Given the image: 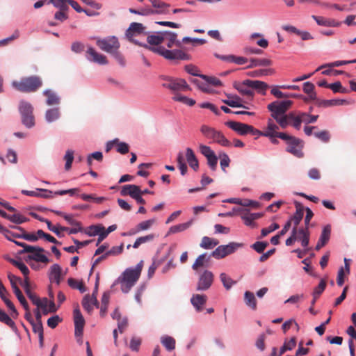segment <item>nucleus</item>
Returning <instances> with one entry per match:
<instances>
[{
  "label": "nucleus",
  "instance_id": "nucleus-1",
  "mask_svg": "<svg viewBox=\"0 0 356 356\" xmlns=\"http://www.w3.org/2000/svg\"><path fill=\"white\" fill-rule=\"evenodd\" d=\"M164 31L156 32L152 35H148L147 41L149 44H143L142 47L145 49L162 56L167 60H190V56L180 49L169 50L160 44L163 42Z\"/></svg>",
  "mask_w": 356,
  "mask_h": 356
},
{
  "label": "nucleus",
  "instance_id": "nucleus-2",
  "mask_svg": "<svg viewBox=\"0 0 356 356\" xmlns=\"http://www.w3.org/2000/svg\"><path fill=\"white\" fill-rule=\"evenodd\" d=\"M97 45L102 50L111 54L121 65H124L125 60L119 51L120 42L115 36H109L104 39H97Z\"/></svg>",
  "mask_w": 356,
  "mask_h": 356
},
{
  "label": "nucleus",
  "instance_id": "nucleus-3",
  "mask_svg": "<svg viewBox=\"0 0 356 356\" xmlns=\"http://www.w3.org/2000/svg\"><path fill=\"white\" fill-rule=\"evenodd\" d=\"M142 261L134 268H127L122 275L118 277V282L121 284L123 293H128L138 280L142 271Z\"/></svg>",
  "mask_w": 356,
  "mask_h": 356
},
{
  "label": "nucleus",
  "instance_id": "nucleus-4",
  "mask_svg": "<svg viewBox=\"0 0 356 356\" xmlns=\"http://www.w3.org/2000/svg\"><path fill=\"white\" fill-rule=\"evenodd\" d=\"M42 85L39 76H31L23 77L19 81H14L12 86L18 91L22 92H33L38 90Z\"/></svg>",
  "mask_w": 356,
  "mask_h": 356
},
{
  "label": "nucleus",
  "instance_id": "nucleus-5",
  "mask_svg": "<svg viewBox=\"0 0 356 356\" xmlns=\"http://www.w3.org/2000/svg\"><path fill=\"white\" fill-rule=\"evenodd\" d=\"M15 243L20 247L23 248L19 253H29L28 255V259L30 260H34L37 262L47 264L49 262V259L46 255L44 254L45 250L44 248H40L39 246H32L29 245L25 243L15 241Z\"/></svg>",
  "mask_w": 356,
  "mask_h": 356
},
{
  "label": "nucleus",
  "instance_id": "nucleus-6",
  "mask_svg": "<svg viewBox=\"0 0 356 356\" xmlns=\"http://www.w3.org/2000/svg\"><path fill=\"white\" fill-rule=\"evenodd\" d=\"M202 135L213 143H216L223 147H231L232 143L226 138L224 134L216 129L207 125H202L200 128Z\"/></svg>",
  "mask_w": 356,
  "mask_h": 356
},
{
  "label": "nucleus",
  "instance_id": "nucleus-7",
  "mask_svg": "<svg viewBox=\"0 0 356 356\" xmlns=\"http://www.w3.org/2000/svg\"><path fill=\"white\" fill-rule=\"evenodd\" d=\"M19 111L22 116V122L27 128H31L35 125V118L33 114V107L24 100L19 102Z\"/></svg>",
  "mask_w": 356,
  "mask_h": 356
},
{
  "label": "nucleus",
  "instance_id": "nucleus-8",
  "mask_svg": "<svg viewBox=\"0 0 356 356\" xmlns=\"http://www.w3.org/2000/svg\"><path fill=\"white\" fill-rule=\"evenodd\" d=\"M242 246V243L236 242H231L227 245H221L211 252V256L216 259H220L233 254Z\"/></svg>",
  "mask_w": 356,
  "mask_h": 356
},
{
  "label": "nucleus",
  "instance_id": "nucleus-9",
  "mask_svg": "<svg viewBox=\"0 0 356 356\" xmlns=\"http://www.w3.org/2000/svg\"><path fill=\"white\" fill-rule=\"evenodd\" d=\"M146 27L141 23L132 22L130 24L128 29L126 31V37L131 42L141 46L143 44L135 39V37L140 35H146Z\"/></svg>",
  "mask_w": 356,
  "mask_h": 356
},
{
  "label": "nucleus",
  "instance_id": "nucleus-10",
  "mask_svg": "<svg viewBox=\"0 0 356 356\" xmlns=\"http://www.w3.org/2000/svg\"><path fill=\"white\" fill-rule=\"evenodd\" d=\"M226 125L241 136H244L248 134H250L253 136H257V134H261V131L254 129L252 125L238 122L229 121L226 122Z\"/></svg>",
  "mask_w": 356,
  "mask_h": 356
},
{
  "label": "nucleus",
  "instance_id": "nucleus-11",
  "mask_svg": "<svg viewBox=\"0 0 356 356\" xmlns=\"http://www.w3.org/2000/svg\"><path fill=\"white\" fill-rule=\"evenodd\" d=\"M292 104L293 102L290 100L275 101L269 104L267 108L271 112L272 118H276L277 115H285Z\"/></svg>",
  "mask_w": 356,
  "mask_h": 356
},
{
  "label": "nucleus",
  "instance_id": "nucleus-12",
  "mask_svg": "<svg viewBox=\"0 0 356 356\" xmlns=\"http://www.w3.org/2000/svg\"><path fill=\"white\" fill-rule=\"evenodd\" d=\"M165 82L162 84L164 88H168L170 90L176 92L178 91H187L190 90L191 88L184 79L172 78H165Z\"/></svg>",
  "mask_w": 356,
  "mask_h": 356
},
{
  "label": "nucleus",
  "instance_id": "nucleus-13",
  "mask_svg": "<svg viewBox=\"0 0 356 356\" xmlns=\"http://www.w3.org/2000/svg\"><path fill=\"white\" fill-rule=\"evenodd\" d=\"M302 147V141L298 138L293 137L288 142L286 150L298 158H302L303 156Z\"/></svg>",
  "mask_w": 356,
  "mask_h": 356
},
{
  "label": "nucleus",
  "instance_id": "nucleus-14",
  "mask_svg": "<svg viewBox=\"0 0 356 356\" xmlns=\"http://www.w3.org/2000/svg\"><path fill=\"white\" fill-rule=\"evenodd\" d=\"M74 322V335L79 337L83 336L85 319L79 308L76 307L73 312Z\"/></svg>",
  "mask_w": 356,
  "mask_h": 356
},
{
  "label": "nucleus",
  "instance_id": "nucleus-15",
  "mask_svg": "<svg viewBox=\"0 0 356 356\" xmlns=\"http://www.w3.org/2000/svg\"><path fill=\"white\" fill-rule=\"evenodd\" d=\"M213 281V275L211 271L204 270L200 275L197 285V291H206L210 288Z\"/></svg>",
  "mask_w": 356,
  "mask_h": 356
},
{
  "label": "nucleus",
  "instance_id": "nucleus-16",
  "mask_svg": "<svg viewBox=\"0 0 356 356\" xmlns=\"http://www.w3.org/2000/svg\"><path fill=\"white\" fill-rule=\"evenodd\" d=\"M86 57L89 61L99 65H106L108 63L106 56L98 53L92 47H88L86 52Z\"/></svg>",
  "mask_w": 356,
  "mask_h": 356
},
{
  "label": "nucleus",
  "instance_id": "nucleus-17",
  "mask_svg": "<svg viewBox=\"0 0 356 356\" xmlns=\"http://www.w3.org/2000/svg\"><path fill=\"white\" fill-rule=\"evenodd\" d=\"M13 229H17L18 232H13L0 225V232L2 233L8 240L15 243V241L13 240V237L22 238L23 228L19 226H14Z\"/></svg>",
  "mask_w": 356,
  "mask_h": 356
},
{
  "label": "nucleus",
  "instance_id": "nucleus-18",
  "mask_svg": "<svg viewBox=\"0 0 356 356\" xmlns=\"http://www.w3.org/2000/svg\"><path fill=\"white\" fill-rule=\"evenodd\" d=\"M163 42L168 48H172L174 45L177 47L181 46V42L177 40V34L171 31H164Z\"/></svg>",
  "mask_w": 356,
  "mask_h": 356
},
{
  "label": "nucleus",
  "instance_id": "nucleus-19",
  "mask_svg": "<svg viewBox=\"0 0 356 356\" xmlns=\"http://www.w3.org/2000/svg\"><path fill=\"white\" fill-rule=\"evenodd\" d=\"M155 222V220L154 219L147 220L145 221H143L140 223H138L134 230H131L130 232L127 233H123V236H131L133 234H135L136 233H138L141 231L149 229L153 224Z\"/></svg>",
  "mask_w": 356,
  "mask_h": 356
},
{
  "label": "nucleus",
  "instance_id": "nucleus-20",
  "mask_svg": "<svg viewBox=\"0 0 356 356\" xmlns=\"http://www.w3.org/2000/svg\"><path fill=\"white\" fill-rule=\"evenodd\" d=\"M278 129L279 127L273 122V120L272 119H268L266 130L264 131H261V134H257V136H264L268 138H274L278 132Z\"/></svg>",
  "mask_w": 356,
  "mask_h": 356
},
{
  "label": "nucleus",
  "instance_id": "nucleus-21",
  "mask_svg": "<svg viewBox=\"0 0 356 356\" xmlns=\"http://www.w3.org/2000/svg\"><path fill=\"white\" fill-rule=\"evenodd\" d=\"M140 193V186L134 184H127L122 186L121 195H129L133 199Z\"/></svg>",
  "mask_w": 356,
  "mask_h": 356
},
{
  "label": "nucleus",
  "instance_id": "nucleus-22",
  "mask_svg": "<svg viewBox=\"0 0 356 356\" xmlns=\"http://www.w3.org/2000/svg\"><path fill=\"white\" fill-rule=\"evenodd\" d=\"M207 300V297L205 295L195 294L193 295L191 302L193 307L197 312L202 310V307L204 305Z\"/></svg>",
  "mask_w": 356,
  "mask_h": 356
},
{
  "label": "nucleus",
  "instance_id": "nucleus-23",
  "mask_svg": "<svg viewBox=\"0 0 356 356\" xmlns=\"http://www.w3.org/2000/svg\"><path fill=\"white\" fill-rule=\"evenodd\" d=\"M247 82L248 79L243 81L241 83L238 84L236 89L241 95L246 96L248 99L251 100L254 96V91Z\"/></svg>",
  "mask_w": 356,
  "mask_h": 356
},
{
  "label": "nucleus",
  "instance_id": "nucleus-24",
  "mask_svg": "<svg viewBox=\"0 0 356 356\" xmlns=\"http://www.w3.org/2000/svg\"><path fill=\"white\" fill-rule=\"evenodd\" d=\"M186 152V157L187 162L188 163V165L194 170H197L199 168V163L198 160L197 159L195 155L193 150L190 147H187Z\"/></svg>",
  "mask_w": 356,
  "mask_h": 356
},
{
  "label": "nucleus",
  "instance_id": "nucleus-25",
  "mask_svg": "<svg viewBox=\"0 0 356 356\" xmlns=\"http://www.w3.org/2000/svg\"><path fill=\"white\" fill-rule=\"evenodd\" d=\"M305 209L303 206H302L300 203L296 204V211L294 215L291 217L289 220H291V223L293 222L294 227L297 228L298 225L300 224L302 220L304 215Z\"/></svg>",
  "mask_w": 356,
  "mask_h": 356
},
{
  "label": "nucleus",
  "instance_id": "nucleus-26",
  "mask_svg": "<svg viewBox=\"0 0 356 356\" xmlns=\"http://www.w3.org/2000/svg\"><path fill=\"white\" fill-rule=\"evenodd\" d=\"M154 8H157L154 10V14H166L170 5L161 1V0H149Z\"/></svg>",
  "mask_w": 356,
  "mask_h": 356
},
{
  "label": "nucleus",
  "instance_id": "nucleus-27",
  "mask_svg": "<svg viewBox=\"0 0 356 356\" xmlns=\"http://www.w3.org/2000/svg\"><path fill=\"white\" fill-rule=\"evenodd\" d=\"M299 234L298 239L301 241V244L303 247H307L309 241V227L305 226V228L297 229V234Z\"/></svg>",
  "mask_w": 356,
  "mask_h": 356
},
{
  "label": "nucleus",
  "instance_id": "nucleus-28",
  "mask_svg": "<svg viewBox=\"0 0 356 356\" xmlns=\"http://www.w3.org/2000/svg\"><path fill=\"white\" fill-rule=\"evenodd\" d=\"M247 83L249 86L252 87V90L254 89L262 94H265V91L268 88V85L264 81L248 79Z\"/></svg>",
  "mask_w": 356,
  "mask_h": 356
},
{
  "label": "nucleus",
  "instance_id": "nucleus-29",
  "mask_svg": "<svg viewBox=\"0 0 356 356\" xmlns=\"http://www.w3.org/2000/svg\"><path fill=\"white\" fill-rule=\"evenodd\" d=\"M193 219H191L190 220H188L186 222L172 226L169 229L168 234H176L178 232H183V231L187 229L188 228H189L193 225Z\"/></svg>",
  "mask_w": 356,
  "mask_h": 356
},
{
  "label": "nucleus",
  "instance_id": "nucleus-30",
  "mask_svg": "<svg viewBox=\"0 0 356 356\" xmlns=\"http://www.w3.org/2000/svg\"><path fill=\"white\" fill-rule=\"evenodd\" d=\"M219 244V241L208 236H204L200 244V247L204 249H212Z\"/></svg>",
  "mask_w": 356,
  "mask_h": 356
},
{
  "label": "nucleus",
  "instance_id": "nucleus-31",
  "mask_svg": "<svg viewBox=\"0 0 356 356\" xmlns=\"http://www.w3.org/2000/svg\"><path fill=\"white\" fill-rule=\"evenodd\" d=\"M272 60L268 58H251L247 68H252L257 66H270Z\"/></svg>",
  "mask_w": 356,
  "mask_h": 356
},
{
  "label": "nucleus",
  "instance_id": "nucleus-32",
  "mask_svg": "<svg viewBox=\"0 0 356 356\" xmlns=\"http://www.w3.org/2000/svg\"><path fill=\"white\" fill-rule=\"evenodd\" d=\"M33 331L38 334L40 346L43 347L44 333L42 322H33L32 324Z\"/></svg>",
  "mask_w": 356,
  "mask_h": 356
},
{
  "label": "nucleus",
  "instance_id": "nucleus-33",
  "mask_svg": "<svg viewBox=\"0 0 356 356\" xmlns=\"http://www.w3.org/2000/svg\"><path fill=\"white\" fill-rule=\"evenodd\" d=\"M228 97V99H225V100H222V102L228 105L230 107H232V108H236V107H243V108H246V106H243L241 102H242V99L238 97V96H230V95H227Z\"/></svg>",
  "mask_w": 356,
  "mask_h": 356
},
{
  "label": "nucleus",
  "instance_id": "nucleus-34",
  "mask_svg": "<svg viewBox=\"0 0 356 356\" xmlns=\"http://www.w3.org/2000/svg\"><path fill=\"white\" fill-rule=\"evenodd\" d=\"M346 102V100L339 99L330 100H317V105L321 107H330L333 106L342 105Z\"/></svg>",
  "mask_w": 356,
  "mask_h": 356
},
{
  "label": "nucleus",
  "instance_id": "nucleus-35",
  "mask_svg": "<svg viewBox=\"0 0 356 356\" xmlns=\"http://www.w3.org/2000/svg\"><path fill=\"white\" fill-rule=\"evenodd\" d=\"M43 95L47 98V104L48 105H57L60 103L59 97L53 91L50 90H46L43 92Z\"/></svg>",
  "mask_w": 356,
  "mask_h": 356
},
{
  "label": "nucleus",
  "instance_id": "nucleus-36",
  "mask_svg": "<svg viewBox=\"0 0 356 356\" xmlns=\"http://www.w3.org/2000/svg\"><path fill=\"white\" fill-rule=\"evenodd\" d=\"M60 117V112L58 108L48 109L45 113L46 120L51 123L56 121Z\"/></svg>",
  "mask_w": 356,
  "mask_h": 356
},
{
  "label": "nucleus",
  "instance_id": "nucleus-37",
  "mask_svg": "<svg viewBox=\"0 0 356 356\" xmlns=\"http://www.w3.org/2000/svg\"><path fill=\"white\" fill-rule=\"evenodd\" d=\"M244 300L246 305L254 310L257 309V300L253 293L246 291L244 295Z\"/></svg>",
  "mask_w": 356,
  "mask_h": 356
},
{
  "label": "nucleus",
  "instance_id": "nucleus-38",
  "mask_svg": "<svg viewBox=\"0 0 356 356\" xmlns=\"http://www.w3.org/2000/svg\"><path fill=\"white\" fill-rule=\"evenodd\" d=\"M161 342L168 351H171L175 348V340L172 337H162Z\"/></svg>",
  "mask_w": 356,
  "mask_h": 356
},
{
  "label": "nucleus",
  "instance_id": "nucleus-39",
  "mask_svg": "<svg viewBox=\"0 0 356 356\" xmlns=\"http://www.w3.org/2000/svg\"><path fill=\"white\" fill-rule=\"evenodd\" d=\"M0 321L6 324L13 330L16 329L15 323L12 318L3 310L0 309Z\"/></svg>",
  "mask_w": 356,
  "mask_h": 356
},
{
  "label": "nucleus",
  "instance_id": "nucleus-40",
  "mask_svg": "<svg viewBox=\"0 0 356 356\" xmlns=\"http://www.w3.org/2000/svg\"><path fill=\"white\" fill-rule=\"evenodd\" d=\"M62 276V268L58 264H54L49 270V277L51 282L53 279Z\"/></svg>",
  "mask_w": 356,
  "mask_h": 356
},
{
  "label": "nucleus",
  "instance_id": "nucleus-41",
  "mask_svg": "<svg viewBox=\"0 0 356 356\" xmlns=\"http://www.w3.org/2000/svg\"><path fill=\"white\" fill-rule=\"evenodd\" d=\"M8 220H9L10 222L13 223L18 225L28 222L29 220V218L21 215L19 213H15L13 215H9Z\"/></svg>",
  "mask_w": 356,
  "mask_h": 356
},
{
  "label": "nucleus",
  "instance_id": "nucleus-42",
  "mask_svg": "<svg viewBox=\"0 0 356 356\" xmlns=\"http://www.w3.org/2000/svg\"><path fill=\"white\" fill-rule=\"evenodd\" d=\"M154 238V234H150L144 236H140L136 240L132 246L134 248H138L141 244L152 241Z\"/></svg>",
  "mask_w": 356,
  "mask_h": 356
},
{
  "label": "nucleus",
  "instance_id": "nucleus-43",
  "mask_svg": "<svg viewBox=\"0 0 356 356\" xmlns=\"http://www.w3.org/2000/svg\"><path fill=\"white\" fill-rule=\"evenodd\" d=\"M220 279L224 287L227 290L231 289V287L236 283V282L233 281L232 279L225 273H222L220 275Z\"/></svg>",
  "mask_w": 356,
  "mask_h": 356
},
{
  "label": "nucleus",
  "instance_id": "nucleus-44",
  "mask_svg": "<svg viewBox=\"0 0 356 356\" xmlns=\"http://www.w3.org/2000/svg\"><path fill=\"white\" fill-rule=\"evenodd\" d=\"M68 285L72 288L79 290L81 293H84L86 291V288L81 282H78L74 278H69L67 280Z\"/></svg>",
  "mask_w": 356,
  "mask_h": 356
},
{
  "label": "nucleus",
  "instance_id": "nucleus-45",
  "mask_svg": "<svg viewBox=\"0 0 356 356\" xmlns=\"http://www.w3.org/2000/svg\"><path fill=\"white\" fill-rule=\"evenodd\" d=\"M10 262L15 266H16L19 270H20L22 273L24 275V278L29 277V270L28 267L22 261L11 259Z\"/></svg>",
  "mask_w": 356,
  "mask_h": 356
},
{
  "label": "nucleus",
  "instance_id": "nucleus-46",
  "mask_svg": "<svg viewBox=\"0 0 356 356\" xmlns=\"http://www.w3.org/2000/svg\"><path fill=\"white\" fill-rule=\"evenodd\" d=\"M274 73L273 69H261L250 72L248 74L253 77H259L262 76L270 75Z\"/></svg>",
  "mask_w": 356,
  "mask_h": 356
},
{
  "label": "nucleus",
  "instance_id": "nucleus-47",
  "mask_svg": "<svg viewBox=\"0 0 356 356\" xmlns=\"http://www.w3.org/2000/svg\"><path fill=\"white\" fill-rule=\"evenodd\" d=\"M82 305L85 310L90 314L93 310V305L92 302V297L90 295H86L82 300Z\"/></svg>",
  "mask_w": 356,
  "mask_h": 356
},
{
  "label": "nucleus",
  "instance_id": "nucleus-48",
  "mask_svg": "<svg viewBox=\"0 0 356 356\" xmlns=\"http://www.w3.org/2000/svg\"><path fill=\"white\" fill-rule=\"evenodd\" d=\"M7 294H8V292L3 293V295H2V296H0V297L3 300V302L6 305V306L11 310V312H12L11 316L13 317H15L17 315V312L13 303L7 298V296H6Z\"/></svg>",
  "mask_w": 356,
  "mask_h": 356
},
{
  "label": "nucleus",
  "instance_id": "nucleus-49",
  "mask_svg": "<svg viewBox=\"0 0 356 356\" xmlns=\"http://www.w3.org/2000/svg\"><path fill=\"white\" fill-rule=\"evenodd\" d=\"M64 159L66 161L65 165V169L66 170H69L72 167V163L74 160V152L72 150L68 149L65 153Z\"/></svg>",
  "mask_w": 356,
  "mask_h": 356
},
{
  "label": "nucleus",
  "instance_id": "nucleus-50",
  "mask_svg": "<svg viewBox=\"0 0 356 356\" xmlns=\"http://www.w3.org/2000/svg\"><path fill=\"white\" fill-rule=\"evenodd\" d=\"M330 234H331V227L330 225H327L323 227L322 233L319 238V240L327 243L330 240Z\"/></svg>",
  "mask_w": 356,
  "mask_h": 356
},
{
  "label": "nucleus",
  "instance_id": "nucleus-51",
  "mask_svg": "<svg viewBox=\"0 0 356 356\" xmlns=\"http://www.w3.org/2000/svg\"><path fill=\"white\" fill-rule=\"evenodd\" d=\"M103 229H104V227L101 225H91L86 233L90 236H93L99 234Z\"/></svg>",
  "mask_w": 356,
  "mask_h": 356
},
{
  "label": "nucleus",
  "instance_id": "nucleus-52",
  "mask_svg": "<svg viewBox=\"0 0 356 356\" xmlns=\"http://www.w3.org/2000/svg\"><path fill=\"white\" fill-rule=\"evenodd\" d=\"M241 218L243 220L245 225L251 227L254 226V220L252 215V213L245 211L244 213L241 214Z\"/></svg>",
  "mask_w": 356,
  "mask_h": 356
},
{
  "label": "nucleus",
  "instance_id": "nucleus-53",
  "mask_svg": "<svg viewBox=\"0 0 356 356\" xmlns=\"http://www.w3.org/2000/svg\"><path fill=\"white\" fill-rule=\"evenodd\" d=\"M142 340L140 337H134L130 341V348L133 351L138 352L141 345Z\"/></svg>",
  "mask_w": 356,
  "mask_h": 356
},
{
  "label": "nucleus",
  "instance_id": "nucleus-54",
  "mask_svg": "<svg viewBox=\"0 0 356 356\" xmlns=\"http://www.w3.org/2000/svg\"><path fill=\"white\" fill-rule=\"evenodd\" d=\"M228 59L229 63H234L237 65H244L248 63V58L243 56L229 55Z\"/></svg>",
  "mask_w": 356,
  "mask_h": 356
},
{
  "label": "nucleus",
  "instance_id": "nucleus-55",
  "mask_svg": "<svg viewBox=\"0 0 356 356\" xmlns=\"http://www.w3.org/2000/svg\"><path fill=\"white\" fill-rule=\"evenodd\" d=\"M201 78L204 79L207 83L211 84L212 86H219L222 85L221 81L218 79H217L214 76H209L203 74V75H201Z\"/></svg>",
  "mask_w": 356,
  "mask_h": 356
},
{
  "label": "nucleus",
  "instance_id": "nucleus-56",
  "mask_svg": "<svg viewBox=\"0 0 356 356\" xmlns=\"http://www.w3.org/2000/svg\"><path fill=\"white\" fill-rule=\"evenodd\" d=\"M268 243L267 242H263V241H257L255 242L252 245V248L258 253H262L264 250L268 246Z\"/></svg>",
  "mask_w": 356,
  "mask_h": 356
},
{
  "label": "nucleus",
  "instance_id": "nucleus-57",
  "mask_svg": "<svg viewBox=\"0 0 356 356\" xmlns=\"http://www.w3.org/2000/svg\"><path fill=\"white\" fill-rule=\"evenodd\" d=\"M326 287V282L323 280H322L318 284V286H316L313 292V296L319 297L321 294L324 291Z\"/></svg>",
  "mask_w": 356,
  "mask_h": 356
},
{
  "label": "nucleus",
  "instance_id": "nucleus-58",
  "mask_svg": "<svg viewBox=\"0 0 356 356\" xmlns=\"http://www.w3.org/2000/svg\"><path fill=\"white\" fill-rule=\"evenodd\" d=\"M220 167L222 170L225 172V168L228 167L230 163V159L228 156V155L225 153H222L220 154Z\"/></svg>",
  "mask_w": 356,
  "mask_h": 356
},
{
  "label": "nucleus",
  "instance_id": "nucleus-59",
  "mask_svg": "<svg viewBox=\"0 0 356 356\" xmlns=\"http://www.w3.org/2000/svg\"><path fill=\"white\" fill-rule=\"evenodd\" d=\"M314 136L324 143L328 142L330 138V134L326 130L316 132L314 133Z\"/></svg>",
  "mask_w": 356,
  "mask_h": 356
},
{
  "label": "nucleus",
  "instance_id": "nucleus-60",
  "mask_svg": "<svg viewBox=\"0 0 356 356\" xmlns=\"http://www.w3.org/2000/svg\"><path fill=\"white\" fill-rule=\"evenodd\" d=\"M301 116L303 120V122L306 124L314 123L318 118V115H312L307 113H301Z\"/></svg>",
  "mask_w": 356,
  "mask_h": 356
},
{
  "label": "nucleus",
  "instance_id": "nucleus-61",
  "mask_svg": "<svg viewBox=\"0 0 356 356\" xmlns=\"http://www.w3.org/2000/svg\"><path fill=\"white\" fill-rule=\"evenodd\" d=\"M118 145L117 152L122 154H125L129 151V146L127 143L124 142H118L116 143Z\"/></svg>",
  "mask_w": 356,
  "mask_h": 356
},
{
  "label": "nucleus",
  "instance_id": "nucleus-62",
  "mask_svg": "<svg viewBox=\"0 0 356 356\" xmlns=\"http://www.w3.org/2000/svg\"><path fill=\"white\" fill-rule=\"evenodd\" d=\"M199 149L202 154H203L206 158L214 154V152L211 149V148L205 145H200Z\"/></svg>",
  "mask_w": 356,
  "mask_h": 356
},
{
  "label": "nucleus",
  "instance_id": "nucleus-63",
  "mask_svg": "<svg viewBox=\"0 0 356 356\" xmlns=\"http://www.w3.org/2000/svg\"><path fill=\"white\" fill-rule=\"evenodd\" d=\"M61 321L62 319L58 315H56L50 317L47 320V325L49 327L54 329L58 325V324L60 322H61Z\"/></svg>",
  "mask_w": 356,
  "mask_h": 356
},
{
  "label": "nucleus",
  "instance_id": "nucleus-64",
  "mask_svg": "<svg viewBox=\"0 0 356 356\" xmlns=\"http://www.w3.org/2000/svg\"><path fill=\"white\" fill-rule=\"evenodd\" d=\"M207 163L209 165V167L211 168V169L212 170H215L216 169L217 163H218V157L216 156L215 153L213 154L212 155L208 156L207 158Z\"/></svg>",
  "mask_w": 356,
  "mask_h": 356
}]
</instances>
